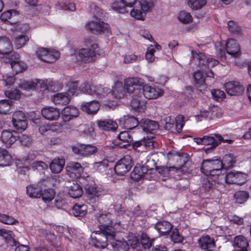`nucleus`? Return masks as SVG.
I'll return each instance as SVG.
<instances>
[{"label": "nucleus", "instance_id": "nucleus-1", "mask_svg": "<svg viewBox=\"0 0 251 251\" xmlns=\"http://www.w3.org/2000/svg\"><path fill=\"white\" fill-rule=\"evenodd\" d=\"M115 228L100 229L94 231L91 236V243L97 248L104 249L115 238Z\"/></svg>", "mask_w": 251, "mask_h": 251}, {"label": "nucleus", "instance_id": "nucleus-2", "mask_svg": "<svg viewBox=\"0 0 251 251\" xmlns=\"http://www.w3.org/2000/svg\"><path fill=\"white\" fill-rule=\"evenodd\" d=\"M95 11H94L95 20L88 22L86 24V27L87 29L94 33H101L104 32L108 28V25L104 23L99 17H101L103 13V10L100 8L95 5H92Z\"/></svg>", "mask_w": 251, "mask_h": 251}, {"label": "nucleus", "instance_id": "nucleus-3", "mask_svg": "<svg viewBox=\"0 0 251 251\" xmlns=\"http://www.w3.org/2000/svg\"><path fill=\"white\" fill-rule=\"evenodd\" d=\"M223 161L219 158L203 160L201 164V170L205 174L213 176L220 173V170L224 168Z\"/></svg>", "mask_w": 251, "mask_h": 251}, {"label": "nucleus", "instance_id": "nucleus-4", "mask_svg": "<svg viewBox=\"0 0 251 251\" xmlns=\"http://www.w3.org/2000/svg\"><path fill=\"white\" fill-rule=\"evenodd\" d=\"M85 42L90 44V48H81L79 50L78 55L80 60L85 63H89L95 61L96 59V49L98 48L97 44L91 43L90 39H85Z\"/></svg>", "mask_w": 251, "mask_h": 251}, {"label": "nucleus", "instance_id": "nucleus-5", "mask_svg": "<svg viewBox=\"0 0 251 251\" xmlns=\"http://www.w3.org/2000/svg\"><path fill=\"white\" fill-rule=\"evenodd\" d=\"M155 0H139L137 5H135L130 11V15L138 20H143V12L150 11L154 6Z\"/></svg>", "mask_w": 251, "mask_h": 251}, {"label": "nucleus", "instance_id": "nucleus-6", "mask_svg": "<svg viewBox=\"0 0 251 251\" xmlns=\"http://www.w3.org/2000/svg\"><path fill=\"white\" fill-rule=\"evenodd\" d=\"M84 190L86 196L90 202L98 201L100 197L104 194V190L98 187L93 181L85 184Z\"/></svg>", "mask_w": 251, "mask_h": 251}, {"label": "nucleus", "instance_id": "nucleus-7", "mask_svg": "<svg viewBox=\"0 0 251 251\" xmlns=\"http://www.w3.org/2000/svg\"><path fill=\"white\" fill-rule=\"evenodd\" d=\"M214 136H204L203 137H197L194 138V141L199 145H211L210 148H207L205 152L210 149H214L221 143L223 137L219 134H215Z\"/></svg>", "mask_w": 251, "mask_h": 251}, {"label": "nucleus", "instance_id": "nucleus-8", "mask_svg": "<svg viewBox=\"0 0 251 251\" xmlns=\"http://www.w3.org/2000/svg\"><path fill=\"white\" fill-rule=\"evenodd\" d=\"M125 86L128 93L130 95L135 94L137 90L141 93L144 84L143 80L139 77H129L124 80Z\"/></svg>", "mask_w": 251, "mask_h": 251}, {"label": "nucleus", "instance_id": "nucleus-9", "mask_svg": "<svg viewBox=\"0 0 251 251\" xmlns=\"http://www.w3.org/2000/svg\"><path fill=\"white\" fill-rule=\"evenodd\" d=\"M133 165L130 156L126 155L119 160L115 166V173L118 176H124L127 173Z\"/></svg>", "mask_w": 251, "mask_h": 251}, {"label": "nucleus", "instance_id": "nucleus-10", "mask_svg": "<svg viewBox=\"0 0 251 251\" xmlns=\"http://www.w3.org/2000/svg\"><path fill=\"white\" fill-rule=\"evenodd\" d=\"M192 56L193 60L198 62V65L200 67L207 66L208 68H212L217 65L219 62L217 60L212 58H206L205 55L201 53H198L192 50Z\"/></svg>", "mask_w": 251, "mask_h": 251}, {"label": "nucleus", "instance_id": "nucleus-11", "mask_svg": "<svg viewBox=\"0 0 251 251\" xmlns=\"http://www.w3.org/2000/svg\"><path fill=\"white\" fill-rule=\"evenodd\" d=\"M74 153L83 157H88L98 151L97 148L92 144H77L72 148Z\"/></svg>", "mask_w": 251, "mask_h": 251}, {"label": "nucleus", "instance_id": "nucleus-12", "mask_svg": "<svg viewBox=\"0 0 251 251\" xmlns=\"http://www.w3.org/2000/svg\"><path fill=\"white\" fill-rule=\"evenodd\" d=\"M132 99L130 105L133 110L141 112L144 111L146 108V101L143 96V93L137 90L135 94L131 95Z\"/></svg>", "mask_w": 251, "mask_h": 251}, {"label": "nucleus", "instance_id": "nucleus-13", "mask_svg": "<svg viewBox=\"0 0 251 251\" xmlns=\"http://www.w3.org/2000/svg\"><path fill=\"white\" fill-rule=\"evenodd\" d=\"M12 123L14 127L19 130H24L27 126L26 117L21 111H17L13 113Z\"/></svg>", "mask_w": 251, "mask_h": 251}, {"label": "nucleus", "instance_id": "nucleus-14", "mask_svg": "<svg viewBox=\"0 0 251 251\" xmlns=\"http://www.w3.org/2000/svg\"><path fill=\"white\" fill-rule=\"evenodd\" d=\"M144 98L149 100L155 99L163 94V91L156 86H151L148 85H143L142 89Z\"/></svg>", "mask_w": 251, "mask_h": 251}, {"label": "nucleus", "instance_id": "nucleus-15", "mask_svg": "<svg viewBox=\"0 0 251 251\" xmlns=\"http://www.w3.org/2000/svg\"><path fill=\"white\" fill-rule=\"evenodd\" d=\"M96 217L99 223L100 229L114 228L112 226V215L106 212L99 213Z\"/></svg>", "mask_w": 251, "mask_h": 251}, {"label": "nucleus", "instance_id": "nucleus-16", "mask_svg": "<svg viewBox=\"0 0 251 251\" xmlns=\"http://www.w3.org/2000/svg\"><path fill=\"white\" fill-rule=\"evenodd\" d=\"M66 171L70 177L76 179L81 176L83 168L79 163L71 162L66 166Z\"/></svg>", "mask_w": 251, "mask_h": 251}, {"label": "nucleus", "instance_id": "nucleus-17", "mask_svg": "<svg viewBox=\"0 0 251 251\" xmlns=\"http://www.w3.org/2000/svg\"><path fill=\"white\" fill-rule=\"evenodd\" d=\"M247 175L241 172L231 171L227 174V184H242L246 181Z\"/></svg>", "mask_w": 251, "mask_h": 251}, {"label": "nucleus", "instance_id": "nucleus-18", "mask_svg": "<svg viewBox=\"0 0 251 251\" xmlns=\"http://www.w3.org/2000/svg\"><path fill=\"white\" fill-rule=\"evenodd\" d=\"M18 138V133L14 130H4L2 131L0 136L2 143L6 148L10 147Z\"/></svg>", "mask_w": 251, "mask_h": 251}, {"label": "nucleus", "instance_id": "nucleus-19", "mask_svg": "<svg viewBox=\"0 0 251 251\" xmlns=\"http://www.w3.org/2000/svg\"><path fill=\"white\" fill-rule=\"evenodd\" d=\"M225 88L227 94L230 96H239L244 90V87L237 81L227 82L225 84Z\"/></svg>", "mask_w": 251, "mask_h": 251}, {"label": "nucleus", "instance_id": "nucleus-20", "mask_svg": "<svg viewBox=\"0 0 251 251\" xmlns=\"http://www.w3.org/2000/svg\"><path fill=\"white\" fill-rule=\"evenodd\" d=\"M169 160H176L179 163V166H183L189 160V156L187 153L178 152L175 150L171 151L167 154Z\"/></svg>", "mask_w": 251, "mask_h": 251}, {"label": "nucleus", "instance_id": "nucleus-21", "mask_svg": "<svg viewBox=\"0 0 251 251\" xmlns=\"http://www.w3.org/2000/svg\"><path fill=\"white\" fill-rule=\"evenodd\" d=\"M159 124L147 118L142 119L140 121L139 127L146 132L153 133L159 129Z\"/></svg>", "mask_w": 251, "mask_h": 251}, {"label": "nucleus", "instance_id": "nucleus-22", "mask_svg": "<svg viewBox=\"0 0 251 251\" xmlns=\"http://www.w3.org/2000/svg\"><path fill=\"white\" fill-rule=\"evenodd\" d=\"M226 52L234 57H238L241 55L240 47L236 41L228 39L226 44Z\"/></svg>", "mask_w": 251, "mask_h": 251}, {"label": "nucleus", "instance_id": "nucleus-23", "mask_svg": "<svg viewBox=\"0 0 251 251\" xmlns=\"http://www.w3.org/2000/svg\"><path fill=\"white\" fill-rule=\"evenodd\" d=\"M199 247L206 251H212L215 247L214 240L208 235H203L198 240Z\"/></svg>", "mask_w": 251, "mask_h": 251}, {"label": "nucleus", "instance_id": "nucleus-24", "mask_svg": "<svg viewBox=\"0 0 251 251\" xmlns=\"http://www.w3.org/2000/svg\"><path fill=\"white\" fill-rule=\"evenodd\" d=\"M97 124L100 130L106 131H115L118 127L115 121L109 119L98 120Z\"/></svg>", "mask_w": 251, "mask_h": 251}, {"label": "nucleus", "instance_id": "nucleus-25", "mask_svg": "<svg viewBox=\"0 0 251 251\" xmlns=\"http://www.w3.org/2000/svg\"><path fill=\"white\" fill-rule=\"evenodd\" d=\"M79 110L75 106L69 105L65 107L62 111V118L63 120L67 122L78 117Z\"/></svg>", "mask_w": 251, "mask_h": 251}, {"label": "nucleus", "instance_id": "nucleus-26", "mask_svg": "<svg viewBox=\"0 0 251 251\" xmlns=\"http://www.w3.org/2000/svg\"><path fill=\"white\" fill-rule=\"evenodd\" d=\"M41 113L45 119L50 121L57 120L60 114L58 109L50 106L43 108L42 109Z\"/></svg>", "mask_w": 251, "mask_h": 251}, {"label": "nucleus", "instance_id": "nucleus-27", "mask_svg": "<svg viewBox=\"0 0 251 251\" xmlns=\"http://www.w3.org/2000/svg\"><path fill=\"white\" fill-rule=\"evenodd\" d=\"M67 188L68 195L74 199L78 198L82 195V188L75 180L71 182Z\"/></svg>", "mask_w": 251, "mask_h": 251}, {"label": "nucleus", "instance_id": "nucleus-28", "mask_svg": "<svg viewBox=\"0 0 251 251\" xmlns=\"http://www.w3.org/2000/svg\"><path fill=\"white\" fill-rule=\"evenodd\" d=\"M117 146L120 148H126L129 146L133 141L132 137L127 131H123L118 136Z\"/></svg>", "mask_w": 251, "mask_h": 251}, {"label": "nucleus", "instance_id": "nucleus-29", "mask_svg": "<svg viewBox=\"0 0 251 251\" xmlns=\"http://www.w3.org/2000/svg\"><path fill=\"white\" fill-rule=\"evenodd\" d=\"M82 110L88 114H95L100 108V104L97 100L82 103Z\"/></svg>", "mask_w": 251, "mask_h": 251}, {"label": "nucleus", "instance_id": "nucleus-30", "mask_svg": "<svg viewBox=\"0 0 251 251\" xmlns=\"http://www.w3.org/2000/svg\"><path fill=\"white\" fill-rule=\"evenodd\" d=\"M154 227L160 235L165 236L173 229V225L168 221H163L157 222Z\"/></svg>", "mask_w": 251, "mask_h": 251}, {"label": "nucleus", "instance_id": "nucleus-31", "mask_svg": "<svg viewBox=\"0 0 251 251\" xmlns=\"http://www.w3.org/2000/svg\"><path fill=\"white\" fill-rule=\"evenodd\" d=\"M12 49V44L9 39L5 36H0V54H8Z\"/></svg>", "mask_w": 251, "mask_h": 251}, {"label": "nucleus", "instance_id": "nucleus-32", "mask_svg": "<svg viewBox=\"0 0 251 251\" xmlns=\"http://www.w3.org/2000/svg\"><path fill=\"white\" fill-rule=\"evenodd\" d=\"M92 89L93 95H95L97 98L100 99L104 98L111 92L109 88L100 84L92 85Z\"/></svg>", "mask_w": 251, "mask_h": 251}, {"label": "nucleus", "instance_id": "nucleus-33", "mask_svg": "<svg viewBox=\"0 0 251 251\" xmlns=\"http://www.w3.org/2000/svg\"><path fill=\"white\" fill-rule=\"evenodd\" d=\"M233 246L238 250L235 251H245V249L249 246L247 239L242 235L236 236L233 242Z\"/></svg>", "mask_w": 251, "mask_h": 251}, {"label": "nucleus", "instance_id": "nucleus-34", "mask_svg": "<svg viewBox=\"0 0 251 251\" xmlns=\"http://www.w3.org/2000/svg\"><path fill=\"white\" fill-rule=\"evenodd\" d=\"M212 178L213 177L211 176H208V174H206L205 176L201 177V188L203 189L206 192L209 191L215 187Z\"/></svg>", "mask_w": 251, "mask_h": 251}, {"label": "nucleus", "instance_id": "nucleus-35", "mask_svg": "<svg viewBox=\"0 0 251 251\" xmlns=\"http://www.w3.org/2000/svg\"><path fill=\"white\" fill-rule=\"evenodd\" d=\"M115 251H128L129 246L124 240H115V238L110 243Z\"/></svg>", "mask_w": 251, "mask_h": 251}, {"label": "nucleus", "instance_id": "nucleus-36", "mask_svg": "<svg viewBox=\"0 0 251 251\" xmlns=\"http://www.w3.org/2000/svg\"><path fill=\"white\" fill-rule=\"evenodd\" d=\"M42 189L37 184H30L26 187V194L30 198H39L41 197Z\"/></svg>", "mask_w": 251, "mask_h": 251}, {"label": "nucleus", "instance_id": "nucleus-37", "mask_svg": "<svg viewBox=\"0 0 251 251\" xmlns=\"http://www.w3.org/2000/svg\"><path fill=\"white\" fill-rule=\"evenodd\" d=\"M53 102L56 105H66L70 102L67 93H57L52 98Z\"/></svg>", "mask_w": 251, "mask_h": 251}, {"label": "nucleus", "instance_id": "nucleus-38", "mask_svg": "<svg viewBox=\"0 0 251 251\" xmlns=\"http://www.w3.org/2000/svg\"><path fill=\"white\" fill-rule=\"evenodd\" d=\"M140 122L134 116H126L124 120V126L126 129H132L139 126Z\"/></svg>", "mask_w": 251, "mask_h": 251}, {"label": "nucleus", "instance_id": "nucleus-39", "mask_svg": "<svg viewBox=\"0 0 251 251\" xmlns=\"http://www.w3.org/2000/svg\"><path fill=\"white\" fill-rule=\"evenodd\" d=\"M12 162V157L5 149L0 147V166H9Z\"/></svg>", "mask_w": 251, "mask_h": 251}, {"label": "nucleus", "instance_id": "nucleus-40", "mask_svg": "<svg viewBox=\"0 0 251 251\" xmlns=\"http://www.w3.org/2000/svg\"><path fill=\"white\" fill-rule=\"evenodd\" d=\"M64 164V160L55 158L51 162L50 165V168L52 173L57 174L62 171Z\"/></svg>", "mask_w": 251, "mask_h": 251}, {"label": "nucleus", "instance_id": "nucleus-41", "mask_svg": "<svg viewBox=\"0 0 251 251\" xmlns=\"http://www.w3.org/2000/svg\"><path fill=\"white\" fill-rule=\"evenodd\" d=\"M112 91V94L117 99L123 98L126 94L125 88L121 81L116 82Z\"/></svg>", "mask_w": 251, "mask_h": 251}, {"label": "nucleus", "instance_id": "nucleus-42", "mask_svg": "<svg viewBox=\"0 0 251 251\" xmlns=\"http://www.w3.org/2000/svg\"><path fill=\"white\" fill-rule=\"evenodd\" d=\"M72 212L75 217H82L87 213V206L84 204L75 203L72 209Z\"/></svg>", "mask_w": 251, "mask_h": 251}, {"label": "nucleus", "instance_id": "nucleus-43", "mask_svg": "<svg viewBox=\"0 0 251 251\" xmlns=\"http://www.w3.org/2000/svg\"><path fill=\"white\" fill-rule=\"evenodd\" d=\"M39 84H41V80L35 79L34 81H24L19 84V87L22 90L29 91L34 89Z\"/></svg>", "mask_w": 251, "mask_h": 251}, {"label": "nucleus", "instance_id": "nucleus-44", "mask_svg": "<svg viewBox=\"0 0 251 251\" xmlns=\"http://www.w3.org/2000/svg\"><path fill=\"white\" fill-rule=\"evenodd\" d=\"M59 56L60 53L59 51L54 50H50L42 58L41 60L47 63H52L54 62Z\"/></svg>", "mask_w": 251, "mask_h": 251}, {"label": "nucleus", "instance_id": "nucleus-45", "mask_svg": "<svg viewBox=\"0 0 251 251\" xmlns=\"http://www.w3.org/2000/svg\"><path fill=\"white\" fill-rule=\"evenodd\" d=\"M249 197V194L246 191H238L234 194V198L236 202L242 204L246 202Z\"/></svg>", "mask_w": 251, "mask_h": 251}, {"label": "nucleus", "instance_id": "nucleus-46", "mask_svg": "<svg viewBox=\"0 0 251 251\" xmlns=\"http://www.w3.org/2000/svg\"><path fill=\"white\" fill-rule=\"evenodd\" d=\"M11 67L15 74L22 72L26 68V65L23 61H12L10 63Z\"/></svg>", "mask_w": 251, "mask_h": 251}, {"label": "nucleus", "instance_id": "nucleus-47", "mask_svg": "<svg viewBox=\"0 0 251 251\" xmlns=\"http://www.w3.org/2000/svg\"><path fill=\"white\" fill-rule=\"evenodd\" d=\"M0 236L4 238L5 241L11 246H16L19 243L8 234L7 230L0 228Z\"/></svg>", "mask_w": 251, "mask_h": 251}, {"label": "nucleus", "instance_id": "nucleus-48", "mask_svg": "<svg viewBox=\"0 0 251 251\" xmlns=\"http://www.w3.org/2000/svg\"><path fill=\"white\" fill-rule=\"evenodd\" d=\"M29 38L25 35H20L14 37V44L17 49H20L24 46L28 41Z\"/></svg>", "mask_w": 251, "mask_h": 251}, {"label": "nucleus", "instance_id": "nucleus-49", "mask_svg": "<svg viewBox=\"0 0 251 251\" xmlns=\"http://www.w3.org/2000/svg\"><path fill=\"white\" fill-rule=\"evenodd\" d=\"M12 101L11 100H0V113L6 114L10 112Z\"/></svg>", "mask_w": 251, "mask_h": 251}, {"label": "nucleus", "instance_id": "nucleus-50", "mask_svg": "<svg viewBox=\"0 0 251 251\" xmlns=\"http://www.w3.org/2000/svg\"><path fill=\"white\" fill-rule=\"evenodd\" d=\"M189 6L193 10L201 9L206 3V0H188Z\"/></svg>", "mask_w": 251, "mask_h": 251}, {"label": "nucleus", "instance_id": "nucleus-51", "mask_svg": "<svg viewBox=\"0 0 251 251\" xmlns=\"http://www.w3.org/2000/svg\"><path fill=\"white\" fill-rule=\"evenodd\" d=\"M165 128L172 132H177V128L175 124V120L170 117L165 118Z\"/></svg>", "mask_w": 251, "mask_h": 251}, {"label": "nucleus", "instance_id": "nucleus-52", "mask_svg": "<svg viewBox=\"0 0 251 251\" xmlns=\"http://www.w3.org/2000/svg\"><path fill=\"white\" fill-rule=\"evenodd\" d=\"M42 200L45 202H49L52 200L55 196V192L52 189H46L41 192Z\"/></svg>", "mask_w": 251, "mask_h": 251}, {"label": "nucleus", "instance_id": "nucleus-53", "mask_svg": "<svg viewBox=\"0 0 251 251\" xmlns=\"http://www.w3.org/2000/svg\"><path fill=\"white\" fill-rule=\"evenodd\" d=\"M228 30L235 35H239L241 32V28L237 23L233 21H230L227 23Z\"/></svg>", "mask_w": 251, "mask_h": 251}, {"label": "nucleus", "instance_id": "nucleus-54", "mask_svg": "<svg viewBox=\"0 0 251 251\" xmlns=\"http://www.w3.org/2000/svg\"><path fill=\"white\" fill-rule=\"evenodd\" d=\"M213 178L214 182L215 185L216 183L218 184H223L224 182H226L227 184V174L225 175L224 174H222V170H220V173H216L215 175L211 176Z\"/></svg>", "mask_w": 251, "mask_h": 251}, {"label": "nucleus", "instance_id": "nucleus-55", "mask_svg": "<svg viewBox=\"0 0 251 251\" xmlns=\"http://www.w3.org/2000/svg\"><path fill=\"white\" fill-rule=\"evenodd\" d=\"M180 22L183 24H189L192 22L193 18L190 13L185 11L180 12L178 17Z\"/></svg>", "mask_w": 251, "mask_h": 251}, {"label": "nucleus", "instance_id": "nucleus-56", "mask_svg": "<svg viewBox=\"0 0 251 251\" xmlns=\"http://www.w3.org/2000/svg\"><path fill=\"white\" fill-rule=\"evenodd\" d=\"M78 81H69L67 84V87L68 88V92L72 95H77L78 94Z\"/></svg>", "mask_w": 251, "mask_h": 251}, {"label": "nucleus", "instance_id": "nucleus-57", "mask_svg": "<svg viewBox=\"0 0 251 251\" xmlns=\"http://www.w3.org/2000/svg\"><path fill=\"white\" fill-rule=\"evenodd\" d=\"M19 14L18 11L14 9L8 10L3 12L0 15L1 20L6 21L11 19L12 17L17 16Z\"/></svg>", "mask_w": 251, "mask_h": 251}, {"label": "nucleus", "instance_id": "nucleus-58", "mask_svg": "<svg viewBox=\"0 0 251 251\" xmlns=\"http://www.w3.org/2000/svg\"><path fill=\"white\" fill-rule=\"evenodd\" d=\"M141 243L145 249L151 248L154 241L153 239H151L146 234L143 233L141 236Z\"/></svg>", "mask_w": 251, "mask_h": 251}, {"label": "nucleus", "instance_id": "nucleus-59", "mask_svg": "<svg viewBox=\"0 0 251 251\" xmlns=\"http://www.w3.org/2000/svg\"><path fill=\"white\" fill-rule=\"evenodd\" d=\"M223 161L224 167L226 168L233 167L236 162L232 154H226L223 158Z\"/></svg>", "mask_w": 251, "mask_h": 251}, {"label": "nucleus", "instance_id": "nucleus-60", "mask_svg": "<svg viewBox=\"0 0 251 251\" xmlns=\"http://www.w3.org/2000/svg\"><path fill=\"white\" fill-rule=\"evenodd\" d=\"M111 9L114 11L119 13H125L126 12L125 6L120 1L113 2L111 5Z\"/></svg>", "mask_w": 251, "mask_h": 251}, {"label": "nucleus", "instance_id": "nucleus-61", "mask_svg": "<svg viewBox=\"0 0 251 251\" xmlns=\"http://www.w3.org/2000/svg\"><path fill=\"white\" fill-rule=\"evenodd\" d=\"M218 108L217 106H213L212 107H209L208 110H204L200 111V115L203 117L206 118L211 114V118L218 117L217 113H215L218 110Z\"/></svg>", "mask_w": 251, "mask_h": 251}, {"label": "nucleus", "instance_id": "nucleus-62", "mask_svg": "<svg viewBox=\"0 0 251 251\" xmlns=\"http://www.w3.org/2000/svg\"><path fill=\"white\" fill-rule=\"evenodd\" d=\"M0 222L7 225H14L18 222L13 217L0 213Z\"/></svg>", "mask_w": 251, "mask_h": 251}, {"label": "nucleus", "instance_id": "nucleus-63", "mask_svg": "<svg viewBox=\"0 0 251 251\" xmlns=\"http://www.w3.org/2000/svg\"><path fill=\"white\" fill-rule=\"evenodd\" d=\"M156 164L153 159L148 160L146 163L142 167V171L143 173H147L148 171H152L156 169Z\"/></svg>", "mask_w": 251, "mask_h": 251}, {"label": "nucleus", "instance_id": "nucleus-64", "mask_svg": "<svg viewBox=\"0 0 251 251\" xmlns=\"http://www.w3.org/2000/svg\"><path fill=\"white\" fill-rule=\"evenodd\" d=\"M37 152L36 151H32L29 152L26 156H25L23 160L24 161L25 164H27L31 166V163L34 161V160L37 156Z\"/></svg>", "mask_w": 251, "mask_h": 251}]
</instances>
